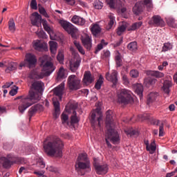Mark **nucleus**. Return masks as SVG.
I'll return each instance as SVG.
<instances>
[{
	"label": "nucleus",
	"mask_w": 177,
	"mask_h": 177,
	"mask_svg": "<svg viewBox=\"0 0 177 177\" xmlns=\"http://www.w3.org/2000/svg\"><path fill=\"white\" fill-rule=\"evenodd\" d=\"M53 104L55 108V112H54V117L55 118H57L59 115H60V102H59V100H53Z\"/></svg>",
	"instance_id": "24"
},
{
	"label": "nucleus",
	"mask_w": 177,
	"mask_h": 177,
	"mask_svg": "<svg viewBox=\"0 0 177 177\" xmlns=\"http://www.w3.org/2000/svg\"><path fill=\"white\" fill-rule=\"evenodd\" d=\"M114 23H115V18L113 15H110L106 30H111V28H113V26H114Z\"/></svg>",
	"instance_id": "38"
},
{
	"label": "nucleus",
	"mask_w": 177,
	"mask_h": 177,
	"mask_svg": "<svg viewBox=\"0 0 177 177\" xmlns=\"http://www.w3.org/2000/svg\"><path fill=\"white\" fill-rule=\"evenodd\" d=\"M57 60L59 62V63H62L64 60V55H63V53L59 52L57 56Z\"/></svg>",
	"instance_id": "55"
},
{
	"label": "nucleus",
	"mask_w": 177,
	"mask_h": 177,
	"mask_svg": "<svg viewBox=\"0 0 177 177\" xmlns=\"http://www.w3.org/2000/svg\"><path fill=\"white\" fill-rule=\"evenodd\" d=\"M172 48H173L172 44L169 42L165 43L162 48V52H168V50H171Z\"/></svg>",
	"instance_id": "44"
},
{
	"label": "nucleus",
	"mask_w": 177,
	"mask_h": 177,
	"mask_svg": "<svg viewBox=\"0 0 177 177\" xmlns=\"http://www.w3.org/2000/svg\"><path fill=\"white\" fill-rule=\"evenodd\" d=\"M171 88H172V82L169 80L165 81L162 86V91L166 95H169Z\"/></svg>",
	"instance_id": "26"
},
{
	"label": "nucleus",
	"mask_w": 177,
	"mask_h": 177,
	"mask_svg": "<svg viewBox=\"0 0 177 177\" xmlns=\"http://www.w3.org/2000/svg\"><path fill=\"white\" fill-rule=\"evenodd\" d=\"M118 73L116 71H112L111 74L106 73V79L107 81H110L113 82V85H115L117 82H118V78L117 77Z\"/></svg>",
	"instance_id": "19"
},
{
	"label": "nucleus",
	"mask_w": 177,
	"mask_h": 177,
	"mask_svg": "<svg viewBox=\"0 0 177 177\" xmlns=\"http://www.w3.org/2000/svg\"><path fill=\"white\" fill-rule=\"evenodd\" d=\"M37 37H39V38H46V33H45L44 32V30H40L39 32H37Z\"/></svg>",
	"instance_id": "61"
},
{
	"label": "nucleus",
	"mask_w": 177,
	"mask_h": 177,
	"mask_svg": "<svg viewBox=\"0 0 177 177\" xmlns=\"http://www.w3.org/2000/svg\"><path fill=\"white\" fill-rule=\"evenodd\" d=\"M33 46L36 50H39V51L48 50V46H46V44L41 42V41L39 40H37L34 43Z\"/></svg>",
	"instance_id": "23"
},
{
	"label": "nucleus",
	"mask_w": 177,
	"mask_h": 177,
	"mask_svg": "<svg viewBox=\"0 0 177 177\" xmlns=\"http://www.w3.org/2000/svg\"><path fill=\"white\" fill-rule=\"evenodd\" d=\"M67 76H66V73H64V68H60L58 73H57V80H63L64 78H66Z\"/></svg>",
	"instance_id": "42"
},
{
	"label": "nucleus",
	"mask_w": 177,
	"mask_h": 177,
	"mask_svg": "<svg viewBox=\"0 0 177 177\" xmlns=\"http://www.w3.org/2000/svg\"><path fill=\"white\" fill-rule=\"evenodd\" d=\"M50 50L52 55H56L57 52V43L56 41H49Z\"/></svg>",
	"instance_id": "31"
},
{
	"label": "nucleus",
	"mask_w": 177,
	"mask_h": 177,
	"mask_svg": "<svg viewBox=\"0 0 177 177\" xmlns=\"http://www.w3.org/2000/svg\"><path fill=\"white\" fill-rule=\"evenodd\" d=\"M37 64V57L35 55L28 53L26 55V59L24 62H21L20 67H28V68H34Z\"/></svg>",
	"instance_id": "8"
},
{
	"label": "nucleus",
	"mask_w": 177,
	"mask_h": 177,
	"mask_svg": "<svg viewBox=\"0 0 177 177\" xmlns=\"http://www.w3.org/2000/svg\"><path fill=\"white\" fill-rule=\"evenodd\" d=\"M125 30H127V28L124 25L118 28V30H117L118 35H122V32H124V31H125Z\"/></svg>",
	"instance_id": "52"
},
{
	"label": "nucleus",
	"mask_w": 177,
	"mask_h": 177,
	"mask_svg": "<svg viewBox=\"0 0 177 177\" xmlns=\"http://www.w3.org/2000/svg\"><path fill=\"white\" fill-rule=\"evenodd\" d=\"M30 8L31 9H34L35 10H37V9H38V6H37V0H31Z\"/></svg>",
	"instance_id": "56"
},
{
	"label": "nucleus",
	"mask_w": 177,
	"mask_h": 177,
	"mask_svg": "<svg viewBox=\"0 0 177 177\" xmlns=\"http://www.w3.org/2000/svg\"><path fill=\"white\" fill-rule=\"evenodd\" d=\"M91 31L93 35L96 37V35H99V34L102 32V28H100V26L95 24L91 26Z\"/></svg>",
	"instance_id": "29"
},
{
	"label": "nucleus",
	"mask_w": 177,
	"mask_h": 177,
	"mask_svg": "<svg viewBox=\"0 0 177 177\" xmlns=\"http://www.w3.org/2000/svg\"><path fill=\"white\" fill-rule=\"evenodd\" d=\"M43 146L44 151L48 156L62 157V150L64 145L60 138L56 136L48 137L44 142Z\"/></svg>",
	"instance_id": "1"
},
{
	"label": "nucleus",
	"mask_w": 177,
	"mask_h": 177,
	"mask_svg": "<svg viewBox=\"0 0 177 177\" xmlns=\"http://www.w3.org/2000/svg\"><path fill=\"white\" fill-rule=\"evenodd\" d=\"M44 82L41 81H36L32 84V89L36 91L39 93L44 92Z\"/></svg>",
	"instance_id": "22"
},
{
	"label": "nucleus",
	"mask_w": 177,
	"mask_h": 177,
	"mask_svg": "<svg viewBox=\"0 0 177 177\" xmlns=\"http://www.w3.org/2000/svg\"><path fill=\"white\" fill-rule=\"evenodd\" d=\"M96 113L95 112L91 113V127L93 129H95L97 127H100V121H102V116H100L96 121Z\"/></svg>",
	"instance_id": "21"
},
{
	"label": "nucleus",
	"mask_w": 177,
	"mask_h": 177,
	"mask_svg": "<svg viewBox=\"0 0 177 177\" xmlns=\"http://www.w3.org/2000/svg\"><path fill=\"white\" fill-rule=\"evenodd\" d=\"M95 81V77L92 75V73H91V71H86L84 73V78H83V82L85 84V85H89L90 84H92Z\"/></svg>",
	"instance_id": "18"
},
{
	"label": "nucleus",
	"mask_w": 177,
	"mask_h": 177,
	"mask_svg": "<svg viewBox=\"0 0 177 177\" xmlns=\"http://www.w3.org/2000/svg\"><path fill=\"white\" fill-rule=\"evenodd\" d=\"M129 74L131 78H138V77H139V71L136 69L131 70Z\"/></svg>",
	"instance_id": "50"
},
{
	"label": "nucleus",
	"mask_w": 177,
	"mask_h": 177,
	"mask_svg": "<svg viewBox=\"0 0 177 177\" xmlns=\"http://www.w3.org/2000/svg\"><path fill=\"white\" fill-rule=\"evenodd\" d=\"M106 128H113L114 127V113H113L112 111H108L106 113Z\"/></svg>",
	"instance_id": "13"
},
{
	"label": "nucleus",
	"mask_w": 177,
	"mask_h": 177,
	"mask_svg": "<svg viewBox=\"0 0 177 177\" xmlns=\"http://www.w3.org/2000/svg\"><path fill=\"white\" fill-rule=\"evenodd\" d=\"M78 118L77 117V111H73V115L71 117V123L77 124L78 122Z\"/></svg>",
	"instance_id": "48"
},
{
	"label": "nucleus",
	"mask_w": 177,
	"mask_h": 177,
	"mask_svg": "<svg viewBox=\"0 0 177 177\" xmlns=\"http://www.w3.org/2000/svg\"><path fill=\"white\" fill-rule=\"evenodd\" d=\"M118 102L121 104H129L133 103V98L132 97V91L123 88L118 93Z\"/></svg>",
	"instance_id": "5"
},
{
	"label": "nucleus",
	"mask_w": 177,
	"mask_h": 177,
	"mask_svg": "<svg viewBox=\"0 0 177 177\" xmlns=\"http://www.w3.org/2000/svg\"><path fill=\"white\" fill-rule=\"evenodd\" d=\"M142 24H143L142 21L136 22L128 28V31H135L138 30L140 27H142Z\"/></svg>",
	"instance_id": "32"
},
{
	"label": "nucleus",
	"mask_w": 177,
	"mask_h": 177,
	"mask_svg": "<svg viewBox=\"0 0 177 177\" xmlns=\"http://www.w3.org/2000/svg\"><path fill=\"white\" fill-rule=\"evenodd\" d=\"M71 21L77 26H84L85 24V19L77 15H74L71 19Z\"/></svg>",
	"instance_id": "25"
},
{
	"label": "nucleus",
	"mask_w": 177,
	"mask_h": 177,
	"mask_svg": "<svg viewBox=\"0 0 177 177\" xmlns=\"http://www.w3.org/2000/svg\"><path fill=\"white\" fill-rule=\"evenodd\" d=\"M17 91H19V87L15 86V88L11 89L9 92V95H10V96H15V95H17Z\"/></svg>",
	"instance_id": "54"
},
{
	"label": "nucleus",
	"mask_w": 177,
	"mask_h": 177,
	"mask_svg": "<svg viewBox=\"0 0 177 177\" xmlns=\"http://www.w3.org/2000/svg\"><path fill=\"white\" fill-rule=\"evenodd\" d=\"M15 100H20L18 106V110L21 114H23L25 110H27L28 107L32 106L34 103H37L36 100H39V96L35 94V92L30 91L28 95L26 97L22 95L17 97Z\"/></svg>",
	"instance_id": "2"
},
{
	"label": "nucleus",
	"mask_w": 177,
	"mask_h": 177,
	"mask_svg": "<svg viewBox=\"0 0 177 177\" xmlns=\"http://www.w3.org/2000/svg\"><path fill=\"white\" fill-rule=\"evenodd\" d=\"M143 2H144V4L148 8H151V6H153L151 0H143Z\"/></svg>",
	"instance_id": "63"
},
{
	"label": "nucleus",
	"mask_w": 177,
	"mask_h": 177,
	"mask_svg": "<svg viewBox=\"0 0 177 177\" xmlns=\"http://www.w3.org/2000/svg\"><path fill=\"white\" fill-rule=\"evenodd\" d=\"M68 86L71 91H77L81 88V80L75 75H71L68 77Z\"/></svg>",
	"instance_id": "9"
},
{
	"label": "nucleus",
	"mask_w": 177,
	"mask_h": 177,
	"mask_svg": "<svg viewBox=\"0 0 177 177\" xmlns=\"http://www.w3.org/2000/svg\"><path fill=\"white\" fill-rule=\"evenodd\" d=\"M142 12H143V7L142 6V4L139 2L136 3L133 7V12L134 15L138 16V15H140Z\"/></svg>",
	"instance_id": "28"
},
{
	"label": "nucleus",
	"mask_w": 177,
	"mask_h": 177,
	"mask_svg": "<svg viewBox=\"0 0 177 177\" xmlns=\"http://www.w3.org/2000/svg\"><path fill=\"white\" fill-rule=\"evenodd\" d=\"M167 23L169 27H172L173 28H176L177 25L175 24V19L174 18H168L167 19Z\"/></svg>",
	"instance_id": "49"
},
{
	"label": "nucleus",
	"mask_w": 177,
	"mask_h": 177,
	"mask_svg": "<svg viewBox=\"0 0 177 177\" xmlns=\"http://www.w3.org/2000/svg\"><path fill=\"white\" fill-rule=\"evenodd\" d=\"M1 162L3 164L4 168H10L13 164H23L24 159L23 158H5L1 157L0 159Z\"/></svg>",
	"instance_id": "6"
},
{
	"label": "nucleus",
	"mask_w": 177,
	"mask_h": 177,
	"mask_svg": "<svg viewBox=\"0 0 177 177\" xmlns=\"http://www.w3.org/2000/svg\"><path fill=\"white\" fill-rule=\"evenodd\" d=\"M73 44L77 48V50L80 52V53H81L82 55H85V50H84V48L82 47L81 44H80V42L74 41Z\"/></svg>",
	"instance_id": "46"
},
{
	"label": "nucleus",
	"mask_w": 177,
	"mask_h": 177,
	"mask_svg": "<svg viewBox=\"0 0 177 177\" xmlns=\"http://www.w3.org/2000/svg\"><path fill=\"white\" fill-rule=\"evenodd\" d=\"M127 48L131 52H135V50H138V43L136 41L130 42L127 45Z\"/></svg>",
	"instance_id": "36"
},
{
	"label": "nucleus",
	"mask_w": 177,
	"mask_h": 177,
	"mask_svg": "<svg viewBox=\"0 0 177 177\" xmlns=\"http://www.w3.org/2000/svg\"><path fill=\"white\" fill-rule=\"evenodd\" d=\"M108 5L112 9H115L116 8H120V5H121V1L117 0H106Z\"/></svg>",
	"instance_id": "30"
},
{
	"label": "nucleus",
	"mask_w": 177,
	"mask_h": 177,
	"mask_svg": "<svg viewBox=\"0 0 177 177\" xmlns=\"http://www.w3.org/2000/svg\"><path fill=\"white\" fill-rule=\"evenodd\" d=\"M61 120L62 121V124L67 122L68 121V115H67L66 113H62Z\"/></svg>",
	"instance_id": "57"
},
{
	"label": "nucleus",
	"mask_w": 177,
	"mask_h": 177,
	"mask_svg": "<svg viewBox=\"0 0 177 177\" xmlns=\"http://www.w3.org/2000/svg\"><path fill=\"white\" fill-rule=\"evenodd\" d=\"M37 165L40 167V168H45V162H44V159L42 158H39L37 160Z\"/></svg>",
	"instance_id": "53"
},
{
	"label": "nucleus",
	"mask_w": 177,
	"mask_h": 177,
	"mask_svg": "<svg viewBox=\"0 0 177 177\" xmlns=\"http://www.w3.org/2000/svg\"><path fill=\"white\" fill-rule=\"evenodd\" d=\"M125 133H127L128 136H138V135H139L138 131L132 129L125 131Z\"/></svg>",
	"instance_id": "47"
},
{
	"label": "nucleus",
	"mask_w": 177,
	"mask_h": 177,
	"mask_svg": "<svg viewBox=\"0 0 177 177\" xmlns=\"http://www.w3.org/2000/svg\"><path fill=\"white\" fill-rule=\"evenodd\" d=\"M40 66L41 67V73L39 75V78L44 77H49L54 70L56 69L53 63L48 59L47 57H41L39 58Z\"/></svg>",
	"instance_id": "3"
},
{
	"label": "nucleus",
	"mask_w": 177,
	"mask_h": 177,
	"mask_svg": "<svg viewBox=\"0 0 177 177\" xmlns=\"http://www.w3.org/2000/svg\"><path fill=\"white\" fill-rule=\"evenodd\" d=\"M91 168V162H76L75 169L77 172L80 169H89Z\"/></svg>",
	"instance_id": "17"
},
{
	"label": "nucleus",
	"mask_w": 177,
	"mask_h": 177,
	"mask_svg": "<svg viewBox=\"0 0 177 177\" xmlns=\"http://www.w3.org/2000/svg\"><path fill=\"white\" fill-rule=\"evenodd\" d=\"M94 8L95 9H102L103 8V3L100 1H95L94 2Z\"/></svg>",
	"instance_id": "51"
},
{
	"label": "nucleus",
	"mask_w": 177,
	"mask_h": 177,
	"mask_svg": "<svg viewBox=\"0 0 177 177\" xmlns=\"http://www.w3.org/2000/svg\"><path fill=\"white\" fill-rule=\"evenodd\" d=\"M102 57L103 59H109V57H110V51L108 50H104Z\"/></svg>",
	"instance_id": "59"
},
{
	"label": "nucleus",
	"mask_w": 177,
	"mask_h": 177,
	"mask_svg": "<svg viewBox=\"0 0 177 177\" xmlns=\"http://www.w3.org/2000/svg\"><path fill=\"white\" fill-rule=\"evenodd\" d=\"M105 142L109 149H111V147H113L111 143H113V145H120V142H121V137H120L118 131L113 129V127L108 128L106 132Z\"/></svg>",
	"instance_id": "4"
},
{
	"label": "nucleus",
	"mask_w": 177,
	"mask_h": 177,
	"mask_svg": "<svg viewBox=\"0 0 177 177\" xmlns=\"http://www.w3.org/2000/svg\"><path fill=\"white\" fill-rule=\"evenodd\" d=\"M107 45H109V43L106 42L104 39H102L100 44L97 45V49L95 50V53H97L99 50H102V49H103V47L107 46Z\"/></svg>",
	"instance_id": "40"
},
{
	"label": "nucleus",
	"mask_w": 177,
	"mask_h": 177,
	"mask_svg": "<svg viewBox=\"0 0 177 177\" xmlns=\"http://www.w3.org/2000/svg\"><path fill=\"white\" fill-rule=\"evenodd\" d=\"M33 17L31 19L32 26H41L42 21V17L38 12H34L32 14Z\"/></svg>",
	"instance_id": "20"
},
{
	"label": "nucleus",
	"mask_w": 177,
	"mask_h": 177,
	"mask_svg": "<svg viewBox=\"0 0 177 177\" xmlns=\"http://www.w3.org/2000/svg\"><path fill=\"white\" fill-rule=\"evenodd\" d=\"M34 174H35V175H37V176L43 177L44 175L45 174V171H35Z\"/></svg>",
	"instance_id": "64"
},
{
	"label": "nucleus",
	"mask_w": 177,
	"mask_h": 177,
	"mask_svg": "<svg viewBox=\"0 0 177 177\" xmlns=\"http://www.w3.org/2000/svg\"><path fill=\"white\" fill-rule=\"evenodd\" d=\"M80 64H81V59H77L75 62L70 63V70L72 73H75L77 70H78V67H80Z\"/></svg>",
	"instance_id": "27"
},
{
	"label": "nucleus",
	"mask_w": 177,
	"mask_h": 177,
	"mask_svg": "<svg viewBox=\"0 0 177 177\" xmlns=\"http://www.w3.org/2000/svg\"><path fill=\"white\" fill-rule=\"evenodd\" d=\"M8 28L10 31H12V32H14V31H15L16 30V25L15 24V20L12 18L10 19L8 21Z\"/></svg>",
	"instance_id": "41"
},
{
	"label": "nucleus",
	"mask_w": 177,
	"mask_h": 177,
	"mask_svg": "<svg viewBox=\"0 0 177 177\" xmlns=\"http://www.w3.org/2000/svg\"><path fill=\"white\" fill-rule=\"evenodd\" d=\"M59 24L61 26L68 32V34L71 35L72 38H77V32H78V29L73 24L61 20L59 21Z\"/></svg>",
	"instance_id": "7"
},
{
	"label": "nucleus",
	"mask_w": 177,
	"mask_h": 177,
	"mask_svg": "<svg viewBox=\"0 0 177 177\" xmlns=\"http://www.w3.org/2000/svg\"><path fill=\"white\" fill-rule=\"evenodd\" d=\"M38 111H44V106L39 104H37L32 106L28 111L29 120L35 115Z\"/></svg>",
	"instance_id": "14"
},
{
	"label": "nucleus",
	"mask_w": 177,
	"mask_h": 177,
	"mask_svg": "<svg viewBox=\"0 0 177 177\" xmlns=\"http://www.w3.org/2000/svg\"><path fill=\"white\" fill-rule=\"evenodd\" d=\"M156 97H157V94L155 93H151L147 96V104H150V103H153L154 100H156Z\"/></svg>",
	"instance_id": "37"
},
{
	"label": "nucleus",
	"mask_w": 177,
	"mask_h": 177,
	"mask_svg": "<svg viewBox=\"0 0 177 177\" xmlns=\"http://www.w3.org/2000/svg\"><path fill=\"white\" fill-rule=\"evenodd\" d=\"M157 80L154 78H151V77H147L146 79H145L144 80V84L145 85H146V86H150V85H154V84H156V82Z\"/></svg>",
	"instance_id": "35"
},
{
	"label": "nucleus",
	"mask_w": 177,
	"mask_h": 177,
	"mask_svg": "<svg viewBox=\"0 0 177 177\" xmlns=\"http://www.w3.org/2000/svg\"><path fill=\"white\" fill-rule=\"evenodd\" d=\"M103 77L102 76H100L99 77V79L97 80V82L95 84V89H97V91H99L100 89H101L102 88V85H103Z\"/></svg>",
	"instance_id": "45"
},
{
	"label": "nucleus",
	"mask_w": 177,
	"mask_h": 177,
	"mask_svg": "<svg viewBox=\"0 0 177 177\" xmlns=\"http://www.w3.org/2000/svg\"><path fill=\"white\" fill-rule=\"evenodd\" d=\"M144 144L146 146L147 151H149L150 154H154L156 150H157V146L156 145V140H152L151 143L149 142L148 140H144Z\"/></svg>",
	"instance_id": "12"
},
{
	"label": "nucleus",
	"mask_w": 177,
	"mask_h": 177,
	"mask_svg": "<svg viewBox=\"0 0 177 177\" xmlns=\"http://www.w3.org/2000/svg\"><path fill=\"white\" fill-rule=\"evenodd\" d=\"M81 40L84 48H86L87 50H91V48H92V39H91V37L88 35H86L85 37L82 36Z\"/></svg>",
	"instance_id": "16"
},
{
	"label": "nucleus",
	"mask_w": 177,
	"mask_h": 177,
	"mask_svg": "<svg viewBox=\"0 0 177 177\" xmlns=\"http://www.w3.org/2000/svg\"><path fill=\"white\" fill-rule=\"evenodd\" d=\"M151 27H164L165 22L160 15H153L148 22Z\"/></svg>",
	"instance_id": "11"
},
{
	"label": "nucleus",
	"mask_w": 177,
	"mask_h": 177,
	"mask_svg": "<svg viewBox=\"0 0 177 177\" xmlns=\"http://www.w3.org/2000/svg\"><path fill=\"white\" fill-rule=\"evenodd\" d=\"M135 92L138 95L140 98L142 99L143 96V86L140 84H137Z\"/></svg>",
	"instance_id": "33"
},
{
	"label": "nucleus",
	"mask_w": 177,
	"mask_h": 177,
	"mask_svg": "<svg viewBox=\"0 0 177 177\" xmlns=\"http://www.w3.org/2000/svg\"><path fill=\"white\" fill-rule=\"evenodd\" d=\"M39 12L40 15H42L43 16H44V17H49V15L46 12V10H45V8H39Z\"/></svg>",
	"instance_id": "58"
},
{
	"label": "nucleus",
	"mask_w": 177,
	"mask_h": 177,
	"mask_svg": "<svg viewBox=\"0 0 177 177\" xmlns=\"http://www.w3.org/2000/svg\"><path fill=\"white\" fill-rule=\"evenodd\" d=\"M80 161H82V162H89L88 155H86V153H80L77 159L76 162H80Z\"/></svg>",
	"instance_id": "34"
},
{
	"label": "nucleus",
	"mask_w": 177,
	"mask_h": 177,
	"mask_svg": "<svg viewBox=\"0 0 177 177\" xmlns=\"http://www.w3.org/2000/svg\"><path fill=\"white\" fill-rule=\"evenodd\" d=\"M17 68L16 63L11 62L8 64L7 68L6 69V73H9L10 71H15Z\"/></svg>",
	"instance_id": "39"
},
{
	"label": "nucleus",
	"mask_w": 177,
	"mask_h": 177,
	"mask_svg": "<svg viewBox=\"0 0 177 177\" xmlns=\"http://www.w3.org/2000/svg\"><path fill=\"white\" fill-rule=\"evenodd\" d=\"M122 78L124 85H128V84H129V79H128V76H127V75H122Z\"/></svg>",
	"instance_id": "62"
},
{
	"label": "nucleus",
	"mask_w": 177,
	"mask_h": 177,
	"mask_svg": "<svg viewBox=\"0 0 177 177\" xmlns=\"http://www.w3.org/2000/svg\"><path fill=\"white\" fill-rule=\"evenodd\" d=\"M159 136H164V123L159 125Z\"/></svg>",
	"instance_id": "60"
},
{
	"label": "nucleus",
	"mask_w": 177,
	"mask_h": 177,
	"mask_svg": "<svg viewBox=\"0 0 177 177\" xmlns=\"http://www.w3.org/2000/svg\"><path fill=\"white\" fill-rule=\"evenodd\" d=\"M64 91V83H61L58 86L53 89L54 95L57 96L58 100H62L63 92Z\"/></svg>",
	"instance_id": "15"
},
{
	"label": "nucleus",
	"mask_w": 177,
	"mask_h": 177,
	"mask_svg": "<svg viewBox=\"0 0 177 177\" xmlns=\"http://www.w3.org/2000/svg\"><path fill=\"white\" fill-rule=\"evenodd\" d=\"M93 166L97 175H106L109 172V166L107 164L100 165L94 159Z\"/></svg>",
	"instance_id": "10"
},
{
	"label": "nucleus",
	"mask_w": 177,
	"mask_h": 177,
	"mask_svg": "<svg viewBox=\"0 0 177 177\" xmlns=\"http://www.w3.org/2000/svg\"><path fill=\"white\" fill-rule=\"evenodd\" d=\"M149 74L152 75V77H156V78H162V77H164V73L158 71H150Z\"/></svg>",
	"instance_id": "43"
}]
</instances>
